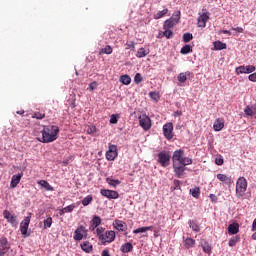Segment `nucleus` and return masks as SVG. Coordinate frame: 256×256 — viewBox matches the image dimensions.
Here are the masks:
<instances>
[{
	"mask_svg": "<svg viewBox=\"0 0 256 256\" xmlns=\"http://www.w3.org/2000/svg\"><path fill=\"white\" fill-rule=\"evenodd\" d=\"M41 133L42 138H38L40 143H53V141H57V137L59 135V126H43Z\"/></svg>",
	"mask_w": 256,
	"mask_h": 256,
	"instance_id": "1",
	"label": "nucleus"
},
{
	"mask_svg": "<svg viewBox=\"0 0 256 256\" xmlns=\"http://www.w3.org/2000/svg\"><path fill=\"white\" fill-rule=\"evenodd\" d=\"M246 191H247V179H245V177H239L236 182V197L238 199L245 197Z\"/></svg>",
	"mask_w": 256,
	"mask_h": 256,
	"instance_id": "2",
	"label": "nucleus"
},
{
	"mask_svg": "<svg viewBox=\"0 0 256 256\" xmlns=\"http://www.w3.org/2000/svg\"><path fill=\"white\" fill-rule=\"evenodd\" d=\"M181 20V11H176L172 17L167 19L163 24V29H173Z\"/></svg>",
	"mask_w": 256,
	"mask_h": 256,
	"instance_id": "3",
	"label": "nucleus"
},
{
	"mask_svg": "<svg viewBox=\"0 0 256 256\" xmlns=\"http://www.w3.org/2000/svg\"><path fill=\"white\" fill-rule=\"evenodd\" d=\"M158 163L161 167H169L171 165V154L166 151H162L158 154Z\"/></svg>",
	"mask_w": 256,
	"mask_h": 256,
	"instance_id": "4",
	"label": "nucleus"
},
{
	"mask_svg": "<svg viewBox=\"0 0 256 256\" xmlns=\"http://www.w3.org/2000/svg\"><path fill=\"white\" fill-rule=\"evenodd\" d=\"M139 125L144 129V131H149L151 129V118L146 114H142L139 116Z\"/></svg>",
	"mask_w": 256,
	"mask_h": 256,
	"instance_id": "5",
	"label": "nucleus"
},
{
	"mask_svg": "<svg viewBox=\"0 0 256 256\" xmlns=\"http://www.w3.org/2000/svg\"><path fill=\"white\" fill-rule=\"evenodd\" d=\"M74 241H81L82 239H87V230L85 226H79L73 236Z\"/></svg>",
	"mask_w": 256,
	"mask_h": 256,
	"instance_id": "6",
	"label": "nucleus"
},
{
	"mask_svg": "<svg viewBox=\"0 0 256 256\" xmlns=\"http://www.w3.org/2000/svg\"><path fill=\"white\" fill-rule=\"evenodd\" d=\"M256 71V67L253 65H242V66H238L235 69V73L236 75H241V74H249V73H255Z\"/></svg>",
	"mask_w": 256,
	"mask_h": 256,
	"instance_id": "7",
	"label": "nucleus"
},
{
	"mask_svg": "<svg viewBox=\"0 0 256 256\" xmlns=\"http://www.w3.org/2000/svg\"><path fill=\"white\" fill-rule=\"evenodd\" d=\"M173 171L175 177L178 179H183V177H185V171H187V167L181 164H173Z\"/></svg>",
	"mask_w": 256,
	"mask_h": 256,
	"instance_id": "8",
	"label": "nucleus"
},
{
	"mask_svg": "<svg viewBox=\"0 0 256 256\" xmlns=\"http://www.w3.org/2000/svg\"><path fill=\"white\" fill-rule=\"evenodd\" d=\"M115 231L107 230L103 235L104 240H100L101 245H107V243H113L115 241Z\"/></svg>",
	"mask_w": 256,
	"mask_h": 256,
	"instance_id": "9",
	"label": "nucleus"
},
{
	"mask_svg": "<svg viewBox=\"0 0 256 256\" xmlns=\"http://www.w3.org/2000/svg\"><path fill=\"white\" fill-rule=\"evenodd\" d=\"M117 146L110 144L109 145V149L106 152V159L107 161H115V159H117Z\"/></svg>",
	"mask_w": 256,
	"mask_h": 256,
	"instance_id": "10",
	"label": "nucleus"
},
{
	"mask_svg": "<svg viewBox=\"0 0 256 256\" xmlns=\"http://www.w3.org/2000/svg\"><path fill=\"white\" fill-rule=\"evenodd\" d=\"M100 194L102 197H106V199H119V192L115 190L101 189Z\"/></svg>",
	"mask_w": 256,
	"mask_h": 256,
	"instance_id": "11",
	"label": "nucleus"
},
{
	"mask_svg": "<svg viewBox=\"0 0 256 256\" xmlns=\"http://www.w3.org/2000/svg\"><path fill=\"white\" fill-rule=\"evenodd\" d=\"M29 223H31V216H26L24 218V221L20 223V231L23 237H29V234H27V231L29 229Z\"/></svg>",
	"mask_w": 256,
	"mask_h": 256,
	"instance_id": "12",
	"label": "nucleus"
},
{
	"mask_svg": "<svg viewBox=\"0 0 256 256\" xmlns=\"http://www.w3.org/2000/svg\"><path fill=\"white\" fill-rule=\"evenodd\" d=\"M163 135L168 141L173 139V123L169 122L163 126Z\"/></svg>",
	"mask_w": 256,
	"mask_h": 256,
	"instance_id": "13",
	"label": "nucleus"
},
{
	"mask_svg": "<svg viewBox=\"0 0 256 256\" xmlns=\"http://www.w3.org/2000/svg\"><path fill=\"white\" fill-rule=\"evenodd\" d=\"M210 15L211 14L209 12H203L198 17V22H197L198 27H201V29H205V27H207V21H209Z\"/></svg>",
	"mask_w": 256,
	"mask_h": 256,
	"instance_id": "14",
	"label": "nucleus"
},
{
	"mask_svg": "<svg viewBox=\"0 0 256 256\" xmlns=\"http://www.w3.org/2000/svg\"><path fill=\"white\" fill-rule=\"evenodd\" d=\"M183 155H185V152L181 149L174 151L173 155H172L173 165H179L181 163V161L183 160Z\"/></svg>",
	"mask_w": 256,
	"mask_h": 256,
	"instance_id": "15",
	"label": "nucleus"
},
{
	"mask_svg": "<svg viewBox=\"0 0 256 256\" xmlns=\"http://www.w3.org/2000/svg\"><path fill=\"white\" fill-rule=\"evenodd\" d=\"M9 249H10L9 241L5 236L1 237L0 238V256L5 255V253H7Z\"/></svg>",
	"mask_w": 256,
	"mask_h": 256,
	"instance_id": "16",
	"label": "nucleus"
},
{
	"mask_svg": "<svg viewBox=\"0 0 256 256\" xmlns=\"http://www.w3.org/2000/svg\"><path fill=\"white\" fill-rule=\"evenodd\" d=\"M99 225H101V217L94 215L92 220L90 221V231H95L97 227H99Z\"/></svg>",
	"mask_w": 256,
	"mask_h": 256,
	"instance_id": "17",
	"label": "nucleus"
},
{
	"mask_svg": "<svg viewBox=\"0 0 256 256\" xmlns=\"http://www.w3.org/2000/svg\"><path fill=\"white\" fill-rule=\"evenodd\" d=\"M218 181H221V183H224L225 185H231L233 183V178L231 176H227L225 174H217L216 175Z\"/></svg>",
	"mask_w": 256,
	"mask_h": 256,
	"instance_id": "18",
	"label": "nucleus"
},
{
	"mask_svg": "<svg viewBox=\"0 0 256 256\" xmlns=\"http://www.w3.org/2000/svg\"><path fill=\"white\" fill-rule=\"evenodd\" d=\"M80 247L84 253H93V244H91L89 241L82 242Z\"/></svg>",
	"mask_w": 256,
	"mask_h": 256,
	"instance_id": "19",
	"label": "nucleus"
},
{
	"mask_svg": "<svg viewBox=\"0 0 256 256\" xmlns=\"http://www.w3.org/2000/svg\"><path fill=\"white\" fill-rule=\"evenodd\" d=\"M21 177H23V174H17L12 176V179L10 182V187L12 189H15V187H17L19 183H21Z\"/></svg>",
	"mask_w": 256,
	"mask_h": 256,
	"instance_id": "20",
	"label": "nucleus"
},
{
	"mask_svg": "<svg viewBox=\"0 0 256 256\" xmlns=\"http://www.w3.org/2000/svg\"><path fill=\"white\" fill-rule=\"evenodd\" d=\"M113 227L116 228L117 231H125L127 229V224L122 220H115Z\"/></svg>",
	"mask_w": 256,
	"mask_h": 256,
	"instance_id": "21",
	"label": "nucleus"
},
{
	"mask_svg": "<svg viewBox=\"0 0 256 256\" xmlns=\"http://www.w3.org/2000/svg\"><path fill=\"white\" fill-rule=\"evenodd\" d=\"M223 127H225V121L221 118L216 119L213 125L214 131H221Z\"/></svg>",
	"mask_w": 256,
	"mask_h": 256,
	"instance_id": "22",
	"label": "nucleus"
},
{
	"mask_svg": "<svg viewBox=\"0 0 256 256\" xmlns=\"http://www.w3.org/2000/svg\"><path fill=\"white\" fill-rule=\"evenodd\" d=\"M228 233L230 235H237L239 233V224L238 223H232L228 226Z\"/></svg>",
	"mask_w": 256,
	"mask_h": 256,
	"instance_id": "23",
	"label": "nucleus"
},
{
	"mask_svg": "<svg viewBox=\"0 0 256 256\" xmlns=\"http://www.w3.org/2000/svg\"><path fill=\"white\" fill-rule=\"evenodd\" d=\"M38 185H40V187H42L43 189H45L47 191H55V188H53V186H51V184H49V182H47V180L38 181Z\"/></svg>",
	"mask_w": 256,
	"mask_h": 256,
	"instance_id": "24",
	"label": "nucleus"
},
{
	"mask_svg": "<svg viewBox=\"0 0 256 256\" xmlns=\"http://www.w3.org/2000/svg\"><path fill=\"white\" fill-rule=\"evenodd\" d=\"M120 251L122 253H131V251H133V244L131 242L123 244L120 248Z\"/></svg>",
	"mask_w": 256,
	"mask_h": 256,
	"instance_id": "25",
	"label": "nucleus"
},
{
	"mask_svg": "<svg viewBox=\"0 0 256 256\" xmlns=\"http://www.w3.org/2000/svg\"><path fill=\"white\" fill-rule=\"evenodd\" d=\"M184 247L186 249H191V247H195V239L193 238L184 239Z\"/></svg>",
	"mask_w": 256,
	"mask_h": 256,
	"instance_id": "26",
	"label": "nucleus"
},
{
	"mask_svg": "<svg viewBox=\"0 0 256 256\" xmlns=\"http://www.w3.org/2000/svg\"><path fill=\"white\" fill-rule=\"evenodd\" d=\"M113 53V48L111 45H107L105 48L100 49L99 55H111Z\"/></svg>",
	"mask_w": 256,
	"mask_h": 256,
	"instance_id": "27",
	"label": "nucleus"
},
{
	"mask_svg": "<svg viewBox=\"0 0 256 256\" xmlns=\"http://www.w3.org/2000/svg\"><path fill=\"white\" fill-rule=\"evenodd\" d=\"M214 49L216 51H223V49H227V44H225L221 41H216V42H214Z\"/></svg>",
	"mask_w": 256,
	"mask_h": 256,
	"instance_id": "28",
	"label": "nucleus"
},
{
	"mask_svg": "<svg viewBox=\"0 0 256 256\" xmlns=\"http://www.w3.org/2000/svg\"><path fill=\"white\" fill-rule=\"evenodd\" d=\"M119 81L123 85H131V77L127 74L120 76Z\"/></svg>",
	"mask_w": 256,
	"mask_h": 256,
	"instance_id": "29",
	"label": "nucleus"
},
{
	"mask_svg": "<svg viewBox=\"0 0 256 256\" xmlns=\"http://www.w3.org/2000/svg\"><path fill=\"white\" fill-rule=\"evenodd\" d=\"M105 228L103 227H97L96 228V235L98 237L99 241H104L105 239L103 238V236L105 235Z\"/></svg>",
	"mask_w": 256,
	"mask_h": 256,
	"instance_id": "30",
	"label": "nucleus"
},
{
	"mask_svg": "<svg viewBox=\"0 0 256 256\" xmlns=\"http://www.w3.org/2000/svg\"><path fill=\"white\" fill-rule=\"evenodd\" d=\"M180 53L182 55H188V53H193V48L191 47V45L186 44L181 48Z\"/></svg>",
	"mask_w": 256,
	"mask_h": 256,
	"instance_id": "31",
	"label": "nucleus"
},
{
	"mask_svg": "<svg viewBox=\"0 0 256 256\" xmlns=\"http://www.w3.org/2000/svg\"><path fill=\"white\" fill-rule=\"evenodd\" d=\"M191 75V72H182L180 74H178V81L179 83H185V81H187V76Z\"/></svg>",
	"mask_w": 256,
	"mask_h": 256,
	"instance_id": "32",
	"label": "nucleus"
},
{
	"mask_svg": "<svg viewBox=\"0 0 256 256\" xmlns=\"http://www.w3.org/2000/svg\"><path fill=\"white\" fill-rule=\"evenodd\" d=\"M147 55H149V51L145 50V48H139L136 57L143 59V57H147Z\"/></svg>",
	"mask_w": 256,
	"mask_h": 256,
	"instance_id": "33",
	"label": "nucleus"
},
{
	"mask_svg": "<svg viewBox=\"0 0 256 256\" xmlns=\"http://www.w3.org/2000/svg\"><path fill=\"white\" fill-rule=\"evenodd\" d=\"M106 183L111 185V187H117V185H121V180H115L111 177L106 178Z\"/></svg>",
	"mask_w": 256,
	"mask_h": 256,
	"instance_id": "34",
	"label": "nucleus"
},
{
	"mask_svg": "<svg viewBox=\"0 0 256 256\" xmlns=\"http://www.w3.org/2000/svg\"><path fill=\"white\" fill-rule=\"evenodd\" d=\"M152 229H153V226L140 227L133 230V233L137 235V233H146V231H151Z\"/></svg>",
	"mask_w": 256,
	"mask_h": 256,
	"instance_id": "35",
	"label": "nucleus"
},
{
	"mask_svg": "<svg viewBox=\"0 0 256 256\" xmlns=\"http://www.w3.org/2000/svg\"><path fill=\"white\" fill-rule=\"evenodd\" d=\"M169 13V9L165 8L162 11H158L156 14H154V19H161L165 17Z\"/></svg>",
	"mask_w": 256,
	"mask_h": 256,
	"instance_id": "36",
	"label": "nucleus"
},
{
	"mask_svg": "<svg viewBox=\"0 0 256 256\" xmlns=\"http://www.w3.org/2000/svg\"><path fill=\"white\" fill-rule=\"evenodd\" d=\"M244 113H245V115H248L249 117H253V115H255V113H256V108L247 106L244 109Z\"/></svg>",
	"mask_w": 256,
	"mask_h": 256,
	"instance_id": "37",
	"label": "nucleus"
},
{
	"mask_svg": "<svg viewBox=\"0 0 256 256\" xmlns=\"http://www.w3.org/2000/svg\"><path fill=\"white\" fill-rule=\"evenodd\" d=\"M189 227L192 229V231H195L196 233H199L201 229L199 228V224L193 220L189 221Z\"/></svg>",
	"mask_w": 256,
	"mask_h": 256,
	"instance_id": "38",
	"label": "nucleus"
},
{
	"mask_svg": "<svg viewBox=\"0 0 256 256\" xmlns=\"http://www.w3.org/2000/svg\"><path fill=\"white\" fill-rule=\"evenodd\" d=\"M180 165H182L183 167H187V165H193V159L189 157H182Z\"/></svg>",
	"mask_w": 256,
	"mask_h": 256,
	"instance_id": "39",
	"label": "nucleus"
},
{
	"mask_svg": "<svg viewBox=\"0 0 256 256\" xmlns=\"http://www.w3.org/2000/svg\"><path fill=\"white\" fill-rule=\"evenodd\" d=\"M190 193L192 195V197H194L195 199H199V196L201 195V190L199 189V187L190 189Z\"/></svg>",
	"mask_w": 256,
	"mask_h": 256,
	"instance_id": "40",
	"label": "nucleus"
},
{
	"mask_svg": "<svg viewBox=\"0 0 256 256\" xmlns=\"http://www.w3.org/2000/svg\"><path fill=\"white\" fill-rule=\"evenodd\" d=\"M92 201H93V196H92V195H88V196H86V197L82 200V205H83L84 207H87V205H89Z\"/></svg>",
	"mask_w": 256,
	"mask_h": 256,
	"instance_id": "41",
	"label": "nucleus"
},
{
	"mask_svg": "<svg viewBox=\"0 0 256 256\" xmlns=\"http://www.w3.org/2000/svg\"><path fill=\"white\" fill-rule=\"evenodd\" d=\"M202 249H203L204 253L211 255V245H209L207 242H204L202 244Z\"/></svg>",
	"mask_w": 256,
	"mask_h": 256,
	"instance_id": "42",
	"label": "nucleus"
},
{
	"mask_svg": "<svg viewBox=\"0 0 256 256\" xmlns=\"http://www.w3.org/2000/svg\"><path fill=\"white\" fill-rule=\"evenodd\" d=\"M51 225H53V218L48 217L47 219L44 220V229L51 228Z\"/></svg>",
	"mask_w": 256,
	"mask_h": 256,
	"instance_id": "43",
	"label": "nucleus"
},
{
	"mask_svg": "<svg viewBox=\"0 0 256 256\" xmlns=\"http://www.w3.org/2000/svg\"><path fill=\"white\" fill-rule=\"evenodd\" d=\"M183 41H184V43H189V41H193V34L184 33L183 34Z\"/></svg>",
	"mask_w": 256,
	"mask_h": 256,
	"instance_id": "44",
	"label": "nucleus"
},
{
	"mask_svg": "<svg viewBox=\"0 0 256 256\" xmlns=\"http://www.w3.org/2000/svg\"><path fill=\"white\" fill-rule=\"evenodd\" d=\"M32 119H45V113H41V112H34L32 114Z\"/></svg>",
	"mask_w": 256,
	"mask_h": 256,
	"instance_id": "45",
	"label": "nucleus"
},
{
	"mask_svg": "<svg viewBox=\"0 0 256 256\" xmlns=\"http://www.w3.org/2000/svg\"><path fill=\"white\" fill-rule=\"evenodd\" d=\"M163 35L166 39H171V37H173V31H171V29H164Z\"/></svg>",
	"mask_w": 256,
	"mask_h": 256,
	"instance_id": "46",
	"label": "nucleus"
},
{
	"mask_svg": "<svg viewBox=\"0 0 256 256\" xmlns=\"http://www.w3.org/2000/svg\"><path fill=\"white\" fill-rule=\"evenodd\" d=\"M143 81V76H141V73H137L134 77V83H136V85H139V83H141Z\"/></svg>",
	"mask_w": 256,
	"mask_h": 256,
	"instance_id": "47",
	"label": "nucleus"
},
{
	"mask_svg": "<svg viewBox=\"0 0 256 256\" xmlns=\"http://www.w3.org/2000/svg\"><path fill=\"white\" fill-rule=\"evenodd\" d=\"M75 209V204L68 205L63 208L65 213H73V210Z\"/></svg>",
	"mask_w": 256,
	"mask_h": 256,
	"instance_id": "48",
	"label": "nucleus"
},
{
	"mask_svg": "<svg viewBox=\"0 0 256 256\" xmlns=\"http://www.w3.org/2000/svg\"><path fill=\"white\" fill-rule=\"evenodd\" d=\"M118 115L117 114H112L111 117H110V123L111 125H117V122L119 121L117 119Z\"/></svg>",
	"mask_w": 256,
	"mask_h": 256,
	"instance_id": "49",
	"label": "nucleus"
},
{
	"mask_svg": "<svg viewBox=\"0 0 256 256\" xmlns=\"http://www.w3.org/2000/svg\"><path fill=\"white\" fill-rule=\"evenodd\" d=\"M149 95H150V97H151L154 101H159V93H158V92H150Z\"/></svg>",
	"mask_w": 256,
	"mask_h": 256,
	"instance_id": "50",
	"label": "nucleus"
},
{
	"mask_svg": "<svg viewBox=\"0 0 256 256\" xmlns=\"http://www.w3.org/2000/svg\"><path fill=\"white\" fill-rule=\"evenodd\" d=\"M3 217H4V219H6L8 221L10 219V217H13V215H11V212H9V210H4Z\"/></svg>",
	"mask_w": 256,
	"mask_h": 256,
	"instance_id": "51",
	"label": "nucleus"
},
{
	"mask_svg": "<svg viewBox=\"0 0 256 256\" xmlns=\"http://www.w3.org/2000/svg\"><path fill=\"white\" fill-rule=\"evenodd\" d=\"M215 163H216V165H219V166L223 165V163H224L223 156H218L215 159Z\"/></svg>",
	"mask_w": 256,
	"mask_h": 256,
	"instance_id": "52",
	"label": "nucleus"
},
{
	"mask_svg": "<svg viewBox=\"0 0 256 256\" xmlns=\"http://www.w3.org/2000/svg\"><path fill=\"white\" fill-rule=\"evenodd\" d=\"M97 81H94L92 83L89 84V91H95V89H97Z\"/></svg>",
	"mask_w": 256,
	"mask_h": 256,
	"instance_id": "53",
	"label": "nucleus"
},
{
	"mask_svg": "<svg viewBox=\"0 0 256 256\" xmlns=\"http://www.w3.org/2000/svg\"><path fill=\"white\" fill-rule=\"evenodd\" d=\"M8 221V223H11V225H16V223H17V217H15V216H11L10 218H9V220H7Z\"/></svg>",
	"mask_w": 256,
	"mask_h": 256,
	"instance_id": "54",
	"label": "nucleus"
},
{
	"mask_svg": "<svg viewBox=\"0 0 256 256\" xmlns=\"http://www.w3.org/2000/svg\"><path fill=\"white\" fill-rule=\"evenodd\" d=\"M249 81H252V83H256V72L250 74L248 76Z\"/></svg>",
	"mask_w": 256,
	"mask_h": 256,
	"instance_id": "55",
	"label": "nucleus"
},
{
	"mask_svg": "<svg viewBox=\"0 0 256 256\" xmlns=\"http://www.w3.org/2000/svg\"><path fill=\"white\" fill-rule=\"evenodd\" d=\"M173 185H174V189H181V181L174 180Z\"/></svg>",
	"mask_w": 256,
	"mask_h": 256,
	"instance_id": "56",
	"label": "nucleus"
},
{
	"mask_svg": "<svg viewBox=\"0 0 256 256\" xmlns=\"http://www.w3.org/2000/svg\"><path fill=\"white\" fill-rule=\"evenodd\" d=\"M97 131V127L95 126H90L88 129H87V133L89 135H91L92 133H95Z\"/></svg>",
	"mask_w": 256,
	"mask_h": 256,
	"instance_id": "57",
	"label": "nucleus"
},
{
	"mask_svg": "<svg viewBox=\"0 0 256 256\" xmlns=\"http://www.w3.org/2000/svg\"><path fill=\"white\" fill-rule=\"evenodd\" d=\"M232 31H236L237 33H243V28L242 27H236V28H232Z\"/></svg>",
	"mask_w": 256,
	"mask_h": 256,
	"instance_id": "58",
	"label": "nucleus"
},
{
	"mask_svg": "<svg viewBox=\"0 0 256 256\" xmlns=\"http://www.w3.org/2000/svg\"><path fill=\"white\" fill-rule=\"evenodd\" d=\"M252 231H256V218L254 219L252 223Z\"/></svg>",
	"mask_w": 256,
	"mask_h": 256,
	"instance_id": "59",
	"label": "nucleus"
},
{
	"mask_svg": "<svg viewBox=\"0 0 256 256\" xmlns=\"http://www.w3.org/2000/svg\"><path fill=\"white\" fill-rule=\"evenodd\" d=\"M175 117H181L182 113L181 111L174 112Z\"/></svg>",
	"mask_w": 256,
	"mask_h": 256,
	"instance_id": "60",
	"label": "nucleus"
},
{
	"mask_svg": "<svg viewBox=\"0 0 256 256\" xmlns=\"http://www.w3.org/2000/svg\"><path fill=\"white\" fill-rule=\"evenodd\" d=\"M229 246H230V247L235 246V240H230V241H229Z\"/></svg>",
	"mask_w": 256,
	"mask_h": 256,
	"instance_id": "61",
	"label": "nucleus"
},
{
	"mask_svg": "<svg viewBox=\"0 0 256 256\" xmlns=\"http://www.w3.org/2000/svg\"><path fill=\"white\" fill-rule=\"evenodd\" d=\"M222 33H224V35H231V31L229 30H223Z\"/></svg>",
	"mask_w": 256,
	"mask_h": 256,
	"instance_id": "62",
	"label": "nucleus"
},
{
	"mask_svg": "<svg viewBox=\"0 0 256 256\" xmlns=\"http://www.w3.org/2000/svg\"><path fill=\"white\" fill-rule=\"evenodd\" d=\"M64 213H67V212H65L63 208L59 210V215L63 216Z\"/></svg>",
	"mask_w": 256,
	"mask_h": 256,
	"instance_id": "63",
	"label": "nucleus"
},
{
	"mask_svg": "<svg viewBox=\"0 0 256 256\" xmlns=\"http://www.w3.org/2000/svg\"><path fill=\"white\" fill-rule=\"evenodd\" d=\"M252 239L256 241V232L252 235Z\"/></svg>",
	"mask_w": 256,
	"mask_h": 256,
	"instance_id": "64",
	"label": "nucleus"
}]
</instances>
